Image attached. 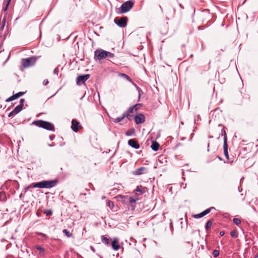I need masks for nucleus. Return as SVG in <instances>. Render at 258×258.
Listing matches in <instances>:
<instances>
[{"instance_id":"412c9836","label":"nucleus","mask_w":258,"mask_h":258,"mask_svg":"<svg viewBox=\"0 0 258 258\" xmlns=\"http://www.w3.org/2000/svg\"><path fill=\"white\" fill-rule=\"evenodd\" d=\"M125 116L123 114L121 116L118 117L116 118L112 119V121L114 123H118L123 120V119L125 118Z\"/></svg>"},{"instance_id":"a211bd4d","label":"nucleus","mask_w":258,"mask_h":258,"mask_svg":"<svg viewBox=\"0 0 258 258\" xmlns=\"http://www.w3.org/2000/svg\"><path fill=\"white\" fill-rule=\"evenodd\" d=\"M145 167H141L137 169H136L134 171H133V173L136 175H140L143 173V172L145 170Z\"/></svg>"},{"instance_id":"4d7b16f0","label":"nucleus","mask_w":258,"mask_h":258,"mask_svg":"<svg viewBox=\"0 0 258 258\" xmlns=\"http://www.w3.org/2000/svg\"><path fill=\"white\" fill-rule=\"evenodd\" d=\"M32 187V185H30V186H29L27 187V188H30V187Z\"/></svg>"},{"instance_id":"de8ad7c7","label":"nucleus","mask_w":258,"mask_h":258,"mask_svg":"<svg viewBox=\"0 0 258 258\" xmlns=\"http://www.w3.org/2000/svg\"><path fill=\"white\" fill-rule=\"evenodd\" d=\"M201 215L202 217H203L205 216V215H206L207 214L205 212V211H203L201 213Z\"/></svg>"},{"instance_id":"864d4df0","label":"nucleus","mask_w":258,"mask_h":258,"mask_svg":"<svg viewBox=\"0 0 258 258\" xmlns=\"http://www.w3.org/2000/svg\"><path fill=\"white\" fill-rule=\"evenodd\" d=\"M40 214L38 212H36V215H37V216H38V217L40 216Z\"/></svg>"},{"instance_id":"ea45409f","label":"nucleus","mask_w":258,"mask_h":258,"mask_svg":"<svg viewBox=\"0 0 258 258\" xmlns=\"http://www.w3.org/2000/svg\"><path fill=\"white\" fill-rule=\"evenodd\" d=\"M128 209L134 211L135 209V206L133 205V204H130Z\"/></svg>"},{"instance_id":"f704fd0d","label":"nucleus","mask_w":258,"mask_h":258,"mask_svg":"<svg viewBox=\"0 0 258 258\" xmlns=\"http://www.w3.org/2000/svg\"><path fill=\"white\" fill-rule=\"evenodd\" d=\"M215 208L213 207H211L208 209H207L206 210H205L204 211L206 213V214L207 215L208 214H209L212 210H215Z\"/></svg>"},{"instance_id":"20e7f679","label":"nucleus","mask_w":258,"mask_h":258,"mask_svg":"<svg viewBox=\"0 0 258 258\" xmlns=\"http://www.w3.org/2000/svg\"><path fill=\"white\" fill-rule=\"evenodd\" d=\"M107 51L103 49H97L94 52V59L101 60L107 57Z\"/></svg>"},{"instance_id":"f257e3e1","label":"nucleus","mask_w":258,"mask_h":258,"mask_svg":"<svg viewBox=\"0 0 258 258\" xmlns=\"http://www.w3.org/2000/svg\"><path fill=\"white\" fill-rule=\"evenodd\" d=\"M57 179L43 180L33 184V187L39 188H50L54 187L58 182Z\"/></svg>"},{"instance_id":"72a5a7b5","label":"nucleus","mask_w":258,"mask_h":258,"mask_svg":"<svg viewBox=\"0 0 258 258\" xmlns=\"http://www.w3.org/2000/svg\"><path fill=\"white\" fill-rule=\"evenodd\" d=\"M219 255V251L218 250H214L213 251V255L214 257H217V256H218Z\"/></svg>"},{"instance_id":"79ce46f5","label":"nucleus","mask_w":258,"mask_h":258,"mask_svg":"<svg viewBox=\"0 0 258 258\" xmlns=\"http://www.w3.org/2000/svg\"><path fill=\"white\" fill-rule=\"evenodd\" d=\"M194 217L196 219H199V218H202V217L201 215V213H199V214H196V215H194Z\"/></svg>"},{"instance_id":"c03bdc74","label":"nucleus","mask_w":258,"mask_h":258,"mask_svg":"<svg viewBox=\"0 0 258 258\" xmlns=\"http://www.w3.org/2000/svg\"><path fill=\"white\" fill-rule=\"evenodd\" d=\"M134 132V131H128L127 132H126L125 134L127 136H130L132 135V133Z\"/></svg>"},{"instance_id":"6ab92c4d","label":"nucleus","mask_w":258,"mask_h":258,"mask_svg":"<svg viewBox=\"0 0 258 258\" xmlns=\"http://www.w3.org/2000/svg\"><path fill=\"white\" fill-rule=\"evenodd\" d=\"M102 242L104 243L106 245L109 246L110 245V238L105 236H101Z\"/></svg>"},{"instance_id":"aec40b11","label":"nucleus","mask_w":258,"mask_h":258,"mask_svg":"<svg viewBox=\"0 0 258 258\" xmlns=\"http://www.w3.org/2000/svg\"><path fill=\"white\" fill-rule=\"evenodd\" d=\"M159 144L156 141L152 142L151 148L154 151H157L159 148Z\"/></svg>"},{"instance_id":"7ed1b4c3","label":"nucleus","mask_w":258,"mask_h":258,"mask_svg":"<svg viewBox=\"0 0 258 258\" xmlns=\"http://www.w3.org/2000/svg\"><path fill=\"white\" fill-rule=\"evenodd\" d=\"M134 2L129 0L123 3L119 9L118 14H124L128 12L134 6Z\"/></svg>"},{"instance_id":"c85d7f7f","label":"nucleus","mask_w":258,"mask_h":258,"mask_svg":"<svg viewBox=\"0 0 258 258\" xmlns=\"http://www.w3.org/2000/svg\"><path fill=\"white\" fill-rule=\"evenodd\" d=\"M138 200V199H137V198L134 197H130V199H129L130 204H134Z\"/></svg>"},{"instance_id":"052dcab7","label":"nucleus","mask_w":258,"mask_h":258,"mask_svg":"<svg viewBox=\"0 0 258 258\" xmlns=\"http://www.w3.org/2000/svg\"><path fill=\"white\" fill-rule=\"evenodd\" d=\"M14 183L15 184H18V183H17V182H14Z\"/></svg>"},{"instance_id":"c9c22d12","label":"nucleus","mask_w":258,"mask_h":258,"mask_svg":"<svg viewBox=\"0 0 258 258\" xmlns=\"http://www.w3.org/2000/svg\"><path fill=\"white\" fill-rule=\"evenodd\" d=\"M114 57V54L111 53V52H110L109 51H107V57H108V58H113Z\"/></svg>"},{"instance_id":"8fccbe9b","label":"nucleus","mask_w":258,"mask_h":258,"mask_svg":"<svg viewBox=\"0 0 258 258\" xmlns=\"http://www.w3.org/2000/svg\"><path fill=\"white\" fill-rule=\"evenodd\" d=\"M201 215L202 217H203L205 216V215H206L207 214L205 212V211H203L201 213Z\"/></svg>"},{"instance_id":"603ef678","label":"nucleus","mask_w":258,"mask_h":258,"mask_svg":"<svg viewBox=\"0 0 258 258\" xmlns=\"http://www.w3.org/2000/svg\"><path fill=\"white\" fill-rule=\"evenodd\" d=\"M90 249L92 250V251H93V252L95 251V248L92 246H90Z\"/></svg>"},{"instance_id":"6e6d98bb","label":"nucleus","mask_w":258,"mask_h":258,"mask_svg":"<svg viewBox=\"0 0 258 258\" xmlns=\"http://www.w3.org/2000/svg\"><path fill=\"white\" fill-rule=\"evenodd\" d=\"M49 138L51 140H52L53 139V137H52V136H50Z\"/></svg>"},{"instance_id":"7c9ffc66","label":"nucleus","mask_w":258,"mask_h":258,"mask_svg":"<svg viewBox=\"0 0 258 258\" xmlns=\"http://www.w3.org/2000/svg\"><path fill=\"white\" fill-rule=\"evenodd\" d=\"M62 232L64 233L68 237H71L72 236V234L70 231H68L67 229H63Z\"/></svg>"},{"instance_id":"6e6552de","label":"nucleus","mask_w":258,"mask_h":258,"mask_svg":"<svg viewBox=\"0 0 258 258\" xmlns=\"http://www.w3.org/2000/svg\"><path fill=\"white\" fill-rule=\"evenodd\" d=\"M134 111V109L132 106H131L123 114L128 120H131L133 116V113Z\"/></svg>"},{"instance_id":"e433bc0d","label":"nucleus","mask_w":258,"mask_h":258,"mask_svg":"<svg viewBox=\"0 0 258 258\" xmlns=\"http://www.w3.org/2000/svg\"><path fill=\"white\" fill-rule=\"evenodd\" d=\"M11 1V0H7L6 6L5 7H4L3 9L4 11H6L7 10L8 5H9V3H10Z\"/></svg>"},{"instance_id":"ddd939ff","label":"nucleus","mask_w":258,"mask_h":258,"mask_svg":"<svg viewBox=\"0 0 258 258\" xmlns=\"http://www.w3.org/2000/svg\"><path fill=\"white\" fill-rule=\"evenodd\" d=\"M128 144L130 146L134 149H138L140 148V144L135 139H131L128 140Z\"/></svg>"},{"instance_id":"f03ea898","label":"nucleus","mask_w":258,"mask_h":258,"mask_svg":"<svg viewBox=\"0 0 258 258\" xmlns=\"http://www.w3.org/2000/svg\"><path fill=\"white\" fill-rule=\"evenodd\" d=\"M33 125L38 127H42L48 131H54V125L46 121L41 120H36L33 121Z\"/></svg>"},{"instance_id":"cd10ccee","label":"nucleus","mask_w":258,"mask_h":258,"mask_svg":"<svg viewBox=\"0 0 258 258\" xmlns=\"http://www.w3.org/2000/svg\"><path fill=\"white\" fill-rule=\"evenodd\" d=\"M141 106H142V104L138 103V104H136L135 105H133L132 106L134 109L135 111L136 112L140 109V108Z\"/></svg>"},{"instance_id":"39448f33","label":"nucleus","mask_w":258,"mask_h":258,"mask_svg":"<svg viewBox=\"0 0 258 258\" xmlns=\"http://www.w3.org/2000/svg\"><path fill=\"white\" fill-rule=\"evenodd\" d=\"M32 62V56L27 58H22L21 59V70L23 71L24 69L29 67Z\"/></svg>"},{"instance_id":"2f4dec72","label":"nucleus","mask_w":258,"mask_h":258,"mask_svg":"<svg viewBox=\"0 0 258 258\" xmlns=\"http://www.w3.org/2000/svg\"><path fill=\"white\" fill-rule=\"evenodd\" d=\"M44 213L47 216H50L52 215V211L50 209L46 210L44 211Z\"/></svg>"},{"instance_id":"f3484780","label":"nucleus","mask_w":258,"mask_h":258,"mask_svg":"<svg viewBox=\"0 0 258 258\" xmlns=\"http://www.w3.org/2000/svg\"><path fill=\"white\" fill-rule=\"evenodd\" d=\"M228 146L227 142L223 143L224 154V155H225V157L226 158V159L228 160L229 159V154H228Z\"/></svg>"},{"instance_id":"c756f323","label":"nucleus","mask_w":258,"mask_h":258,"mask_svg":"<svg viewBox=\"0 0 258 258\" xmlns=\"http://www.w3.org/2000/svg\"><path fill=\"white\" fill-rule=\"evenodd\" d=\"M233 222L236 225H239L241 223L240 219L236 218H233Z\"/></svg>"},{"instance_id":"bf43d9fd","label":"nucleus","mask_w":258,"mask_h":258,"mask_svg":"<svg viewBox=\"0 0 258 258\" xmlns=\"http://www.w3.org/2000/svg\"><path fill=\"white\" fill-rule=\"evenodd\" d=\"M190 56L191 57H193V54H190Z\"/></svg>"},{"instance_id":"4c0bfd02","label":"nucleus","mask_w":258,"mask_h":258,"mask_svg":"<svg viewBox=\"0 0 258 258\" xmlns=\"http://www.w3.org/2000/svg\"><path fill=\"white\" fill-rule=\"evenodd\" d=\"M230 236L232 237H236L237 236V235L236 234V231L234 230H233L230 232Z\"/></svg>"},{"instance_id":"5fc2aeb1","label":"nucleus","mask_w":258,"mask_h":258,"mask_svg":"<svg viewBox=\"0 0 258 258\" xmlns=\"http://www.w3.org/2000/svg\"><path fill=\"white\" fill-rule=\"evenodd\" d=\"M160 9L161 10V12L163 13V9L161 6H159Z\"/></svg>"},{"instance_id":"f8f14e48","label":"nucleus","mask_w":258,"mask_h":258,"mask_svg":"<svg viewBox=\"0 0 258 258\" xmlns=\"http://www.w3.org/2000/svg\"><path fill=\"white\" fill-rule=\"evenodd\" d=\"M23 109V107L21 105H18L17 106L13 111L10 112L8 115L9 117H12L15 116L18 113H19Z\"/></svg>"},{"instance_id":"680f3d73","label":"nucleus","mask_w":258,"mask_h":258,"mask_svg":"<svg viewBox=\"0 0 258 258\" xmlns=\"http://www.w3.org/2000/svg\"><path fill=\"white\" fill-rule=\"evenodd\" d=\"M179 6H180L181 8H182L181 5V4H179Z\"/></svg>"},{"instance_id":"09e8293b","label":"nucleus","mask_w":258,"mask_h":258,"mask_svg":"<svg viewBox=\"0 0 258 258\" xmlns=\"http://www.w3.org/2000/svg\"><path fill=\"white\" fill-rule=\"evenodd\" d=\"M201 215L202 217H203L205 216V215H206L207 214L205 212V211H203L201 213Z\"/></svg>"},{"instance_id":"b1692460","label":"nucleus","mask_w":258,"mask_h":258,"mask_svg":"<svg viewBox=\"0 0 258 258\" xmlns=\"http://www.w3.org/2000/svg\"><path fill=\"white\" fill-rule=\"evenodd\" d=\"M35 248L39 251L41 255H43L44 252V249L40 245H36Z\"/></svg>"},{"instance_id":"a878e982","label":"nucleus","mask_w":258,"mask_h":258,"mask_svg":"<svg viewBox=\"0 0 258 258\" xmlns=\"http://www.w3.org/2000/svg\"><path fill=\"white\" fill-rule=\"evenodd\" d=\"M119 76L123 77L124 78H125L126 80H127L130 82H132V80L131 79V78L128 75H127L126 74H123V73H121V74H119Z\"/></svg>"},{"instance_id":"473e14b6","label":"nucleus","mask_w":258,"mask_h":258,"mask_svg":"<svg viewBox=\"0 0 258 258\" xmlns=\"http://www.w3.org/2000/svg\"><path fill=\"white\" fill-rule=\"evenodd\" d=\"M137 89L138 91V98H139V100L140 99V98L141 97V95L142 94H143V91L141 90V89H140L139 87H137Z\"/></svg>"},{"instance_id":"4be33fe9","label":"nucleus","mask_w":258,"mask_h":258,"mask_svg":"<svg viewBox=\"0 0 258 258\" xmlns=\"http://www.w3.org/2000/svg\"><path fill=\"white\" fill-rule=\"evenodd\" d=\"M7 200V196L6 192L4 191L0 192V201L5 202Z\"/></svg>"},{"instance_id":"1a4fd4ad","label":"nucleus","mask_w":258,"mask_h":258,"mask_svg":"<svg viewBox=\"0 0 258 258\" xmlns=\"http://www.w3.org/2000/svg\"><path fill=\"white\" fill-rule=\"evenodd\" d=\"M135 121L137 124L142 123L145 121V116L142 113L136 115L134 117Z\"/></svg>"},{"instance_id":"9d476101","label":"nucleus","mask_w":258,"mask_h":258,"mask_svg":"<svg viewBox=\"0 0 258 258\" xmlns=\"http://www.w3.org/2000/svg\"><path fill=\"white\" fill-rule=\"evenodd\" d=\"M119 239L117 237H114L113 238V240L112 242L110 243L111 245V247L114 250H118L120 248V245L118 243Z\"/></svg>"},{"instance_id":"37998d69","label":"nucleus","mask_w":258,"mask_h":258,"mask_svg":"<svg viewBox=\"0 0 258 258\" xmlns=\"http://www.w3.org/2000/svg\"><path fill=\"white\" fill-rule=\"evenodd\" d=\"M24 102H25L24 99H21V100L20 101V104H19V105H21V106L23 107V105H24Z\"/></svg>"},{"instance_id":"0eeeda50","label":"nucleus","mask_w":258,"mask_h":258,"mask_svg":"<svg viewBox=\"0 0 258 258\" xmlns=\"http://www.w3.org/2000/svg\"><path fill=\"white\" fill-rule=\"evenodd\" d=\"M89 74L83 75L79 76L76 79V83L77 85L84 84L89 78Z\"/></svg>"},{"instance_id":"3c124183","label":"nucleus","mask_w":258,"mask_h":258,"mask_svg":"<svg viewBox=\"0 0 258 258\" xmlns=\"http://www.w3.org/2000/svg\"><path fill=\"white\" fill-rule=\"evenodd\" d=\"M224 234H225L224 231H221V232H220V235L221 236H223L224 235Z\"/></svg>"},{"instance_id":"2eb2a0df","label":"nucleus","mask_w":258,"mask_h":258,"mask_svg":"<svg viewBox=\"0 0 258 258\" xmlns=\"http://www.w3.org/2000/svg\"><path fill=\"white\" fill-rule=\"evenodd\" d=\"M134 192L137 196L142 195L145 193L144 187L142 185L138 186Z\"/></svg>"},{"instance_id":"9b49d317","label":"nucleus","mask_w":258,"mask_h":258,"mask_svg":"<svg viewBox=\"0 0 258 258\" xmlns=\"http://www.w3.org/2000/svg\"><path fill=\"white\" fill-rule=\"evenodd\" d=\"M25 94L24 92H19L13 95L12 96L9 97L8 99H6V102H10L12 101H13L15 99H18V98L20 97L21 96H23Z\"/></svg>"},{"instance_id":"bb28decb","label":"nucleus","mask_w":258,"mask_h":258,"mask_svg":"<svg viewBox=\"0 0 258 258\" xmlns=\"http://www.w3.org/2000/svg\"><path fill=\"white\" fill-rule=\"evenodd\" d=\"M212 225V222L211 220H208L205 225V229L207 231L209 228H211Z\"/></svg>"},{"instance_id":"423d86ee","label":"nucleus","mask_w":258,"mask_h":258,"mask_svg":"<svg viewBox=\"0 0 258 258\" xmlns=\"http://www.w3.org/2000/svg\"><path fill=\"white\" fill-rule=\"evenodd\" d=\"M127 18L126 17H120L114 19V23L121 28L125 27L127 25Z\"/></svg>"},{"instance_id":"4468645a","label":"nucleus","mask_w":258,"mask_h":258,"mask_svg":"<svg viewBox=\"0 0 258 258\" xmlns=\"http://www.w3.org/2000/svg\"><path fill=\"white\" fill-rule=\"evenodd\" d=\"M80 126H81V125L78 121H77L76 119L72 120L71 128L74 132H77Z\"/></svg>"},{"instance_id":"dca6fc26","label":"nucleus","mask_w":258,"mask_h":258,"mask_svg":"<svg viewBox=\"0 0 258 258\" xmlns=\"http://www.w3.org/2000/svg\"><path fill=\"white\" fill-rule=\"evenodd\" d=\"M6 22V18L4 17L0 24V37H2L3 34V31L5 28Z\"/></svg>"},{"instance_id":"58836bf2","label":"nucleus","mask_w":258,"mask_h":258,"mask_svg":"<svg viewBox=\"0 0 258 258\" xmlns=\"http://www.w3.org/2000/svg\"><path fill=\"white\" fill-rule=\"evenodd\" d=\"M36 234H39L41 236V238L42 239H45L46 237V235L43 234V233H42L36 232Z\"/></svg>"},{"instance_id":"49530a36","label":"nucleus","mask_w":258,"mask_h":258,"mask_svg":"<svg viewBox=\"0 0 258 258\" xmlns=\"http://www.w3.org/2000/svg\"><path fill=\"white\" fill-rule=\"evenodd\" d=\"M48 83V80H44L43 81V84L44 85H46Z\"/></svg>"},{"instance_id":"5701e85b","label":"nucleus","mask_w":258,"mask_h":258,"mask_svg":"<svg viewBox=\"0 0 258 258\" xmlns=\"http://www.w3.org/2000/svg\"><path fill=\"white\" fill-rule=\"evenodd\" d=\"M221 136H223L224 143L227 142V134H226V132L224 129V127H223L221 130Z\"/></svg>"},{"instance_id":"a19ab883","label":"nucleus","mask_w":258,"mask_h":258,"mask_svg":"<svg viewBox=\"0 0 258 258\" xmlns=\"http://www.w3.org/2000/svg\"><path fill=\"white\" fill-rule=\"evenodd\" d=\"M41 57V56H33V65L34 64V63L35 62V61L39 58Z\"/></svg>"},{"instance_id":"393cba45","label":"nucleus","mask_w":258,"mask_h":258,"mask_svg":"<svg viewBox=\"0 0 258 258\" xmlns=\"http://www.w3.org/2000/svg\"><path fill=\"white\" fill-rule=\"evenodd\" d=\"M106 205L108 206L111 210H113L114 208V202L111 201H107L106 202Z\"/></svg>"},{"instance_id":"a18cd8bd","label":"nucleus","mask_w":258,"mask_h":258,"mask_svg":"<svg viewBox=\"0 0 258 258\" xmlns=\"http://www.w3.org/2000/svg\"><path fill=\"white\" fill-rule=\"evenodd\" d=\"M53 74H55V75H58V68H55V69L53 70Z\"/></svg>"},{"instance_id":"13d9d810","label":"nucleus","mask_w":258,"mask_h":258,"mask_svg":"<svg viewBox=\"0 0 258 258\" xmlns=\"http://www.w3.org/2000/svg\"><path fill=\"white\" fill-rule=\"evenodd\" d=\"M254 258H258V254H257Z\"/></svg>"}]
</instances>
